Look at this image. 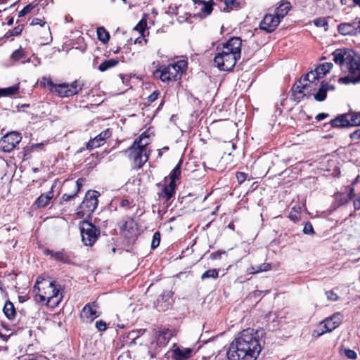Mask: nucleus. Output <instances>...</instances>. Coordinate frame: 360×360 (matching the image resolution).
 Here are the masks:
<instances>
[{"mask_svg": "<svg viewBox=\"0 0 360 360\" xmlns=\"http://www.w3.org/2000/svg\"><path fill=\"white\" fill-rule=\"evenodd\" d=\"M262 330L248 328L231 342L227 351L229 360H256L262 351Z\"/></svg>", "mask_w": 360, "mask_h": 360, "instance_id": "nucleus-1", "label": "nucleus"}, {"mask_svg": "<svg viewBox=\"0 0 360 360\" xmlns=\"http://www.w3.org/2000/svg\"><path fill=\"white\" fill-rule=\"evenodd\" d=\"M333 60L342 71L348 72L346 77L338 79L343 84L360 82V55L349 49H338L332 53Z\"/></svg>", "mask_w": 360, "mask_h": 360, "instance_id": "nucleus-2", "label": "nucleus"}, {"mask_svg": "<svg viewBox=\"0 0 360 360\" xmlns=\"http://www.w3.org/2000/svg\"><path fill=\"white\" fill-rule=\"evenodd\" d=\"M242 41L240 37H231L222 47H218L214 63L220 70L231 71L241 56Z\"/></svg>", "mask_w": 360, "mask_h": 360, "instance_id": "nucleus-3", "label": "nucleus"}, {"mask_svg": "<svg viewBox=\"0 0 360 360\" xmlns=\"http://www.w3.org/2000/svg\"><path fill=\"white\" fill-rule=\"evenodd\" d=\"M33 292L35 293L37 301H46L47 304L51 307L58 306L63 299L60 287H58L54 282L49 280H40L38 278Z\"/></svg>", "mask_w": 360, "mask_h": 360, "instance_id": "nucleus-4", "label": "nucleus"}, {"mask_svg": "<svg viewBox=\"0 0 360 360\" xmlns=\"http://www.w3.org/2000/svg\"><path fill=\"white\" fill-rule=\"evenodd\" d=\"M186 68L187 63L181 60L174 64L159 67V68L155 71L154 75L160 78L163 82L176 81L181 78L182 73Z\"/></svg>", "mask_w": 360, "mask_h": 360, "instance_id": "nucleus-5", "label": "nucleus"}, {"mask_svg": "<svg viewBox=\"0 0 360 360\" xmlns=\"http://www.w3.org/2000/svg\"><path fill=\"white\" fill-rule=\"evenodd\" d=\"M319 78H321V77H319L316 70L310 71L302 76L292 87L294 100L300 101L307 94H309L311 89H309V88Z\"/></svg>", "mask_w": 360, "mask_h": 360, "instance_id": "nucleus-6", "label": "nucleus"}, {"mask_svg": "<svg viewBox=\"0 0 360 360\" xmlns=\"http://www.w3.org/2000/svg\"><path fill=\"white\" fill-rule=\"evenodd\" d=\"M82 241L85 245H92L100 235V231L90 222L83 221L80 226Z\"/></svg>", "mask_w": 360, "mask_h": 360, "instance_id": "nucleus-7", "label": "nucleus"}, {"mask_svg": "<svg viewBox=\"0 0 360 360\" xmlns=\"http://www.w3.org/2000/svg\"><path fill=\"white\" fill-rule=\"evenodd\" d=\"M342 316L338 313L330 317L326 318L319 326L317 330L313 333L314 336H320L326 332L335 330L341 323Z\"/></svg>", "mask_w": 360, "mask_h": 360, "instance_id": "nucleus-8", "label": "nucleus"}, {"mask_svg": "<svg viewBox=\"0 0 360 360\" xmlns=\"http://www.w3.org/2000/svg\"><path fill=\"white\" fill-rule=\"evenodd\" d=\"M127 152L129 158L133 160L135 168L140 169L148 160L146 150L134 146V143Z\"/></svg>", "mask_w": 360, "mask_h": 360, "instance_id": "nucleus-9", "label": "nucleus"}, {"mask_svg": "<svg viewBox=\"0 0 360 360\" xmlns=\"http://www.w3.org/2000/svg\"><path fill=\"white\" fill-rule=\"evenodd\" d=\"M22 139L21 134L11 131L4 135L0 140V150L9 153L12 151Z\"/></svg>", "mask_w": 360, "mask_h": 360, "instance_id": "nucleus-10", "label": "nucleus"}, {"mask_svg": "<svg viewBox=\"0 0 360 360\" xmlns=\"http://www.w3.org/2000/svg\"><path fill=\"white\" fill-rule=\"evenodd\" d=\"M98 192L92 191L88 192L84 198V200L80 205V211L82 216H89L97 207L98 205Z\"/></svg>", "mask_w": 360, "mask_h": 360, "instance_id": "nucleus-11", "label": "nucleus"}, {"mask_svg": "<svg viewBox=\"0 0 360 360\" xmlns=\"http://www.w3.org/2000/svg\"><path fill=\"white\" fill-rule=\"evenodd\" d=\"M82 90V86L77 81L71 84L63 83L57 85L55 92L60 97H69L77 94Z\"/></svg>", "mask_w": 360, "mask_h": 360, "instance_id": "nucleus-12", "label": "nucleus"}, {"mask_svg": "<svg viewBox=\"0 0 360 360\" xmlns=\"http://www.w3.org/2000/svg\"><path fill=\"white\" fill-rule=\"evenodd\" d=\"M281 20L275 14H266L260 22L259 27L266 32H273L280 23Z\"/></svg>", "mask_w": 360, "mask_h": 360, "instance_id": "nucleus-13", "label": "nucleus"}, {"mask_svg": "<svg viewBox=\"0 0 360 360\" xmlns=\"http://www.w3.org/2000/svg\"><path fill=\"white\" fill-rule=\"evenodd\" d=\"M97 309L98 304L95 302L88 303L83 307L80 316L84 321L91 322L99 316Z\"/></svg>", "mask_w": 360, "mask_h": 360, "instance_id": "nucleus-14", "label": "nucleus"}, {"mask_svg": "<svg viewBox=\"0 0 360 360\" xmlns=\"http://www.w3.org/2000/svg\"><path fill=\"white\" fill-rule=\"evenodd\" d=\"M112 133L109 129L101 131L94 139H90L86 143V148L92 150L103 146L105 143V140L111 136Z\"/></svg>", "mask_w": 360, "mask_h": 360, "instance_id": "nucleus-15", "label": "nucleus"}, {"mask_svg": "<svg viewBox=\"0 0 360 360\" xmlns=\"http://www.w3.org/2000/svg\"><path fill=\"white\" fill-rule=\"evenodd\" d=\"M173 303L172 292L170 291H165L161 296L157 299L155 302V307L158 311L167 310Z\"/></svg>", "mask_w": 360, "mask_h": 360, "instance_id": "nucleus-16", "label": "nucleus"}, {"mask_svg": "<svg viewBox=\"0 0 360 360\" xmlns=\"http://www.w3.org/2000/svg\"><path fill=\"white\" fill-rule=\"evenodd\" d=\"M193 354V349L191 348L176 347L172 351V358L174 360H187Z\"/></svg>", "mask_w": 360, "mask_h": 360, "instance_id": "nucleus-17", "label": "nucleus"}, {"mask_svg": "<svg viewBox=\"0 0 360 360\" xmlns=\"http://www.w3.org/2000/svg\"><path fill=\"white\" fill-rule=\"evenodd\" d=\"M172 335V330L168 328L160 329L156 335L157 345L160 347L166 346Z\"/></svg>", "mask_w": 360, "mask_h": 360, "instance_id": "nucleus-18", "label": "nucleus"}, {"mask_svg": "<svg viewBox=\"0 0 360 360\" xmlns=\"http://www.w3.org/2000/svg\"><path fill=\"white\" fill-rule=\"evenodd\" d=\"M340 34L342 35H356L355 20L352 22H342L338 26Z\"/></svg>", "mask_w": 360, "mask_h": 360, "instance_id": "nucleus-19", "label": "nucleus"}, {"mask_svg": "<svg viewBox=\"0 0 360 360\" xmlns=\"http://www.w3.org/2000/svg\"><path fill=\"white\" fill-rule=\"evenodd\" d=\"M122 230L127 237H131L136 233V224L133 219H129L122 225Z\"/></svg>", "mask_w": 360, "mask_h": 360, "instance_id": "nucleus-20", "label": "nucleus"}, {"mask_svg": "<svg viewBox=\"0 0 360 360\" xmlns=\"http://www.w3.org/2000/svg\"><path fill=\"white\" fill-rule=\"evenodd\" d=\"M347 114H342L338 115L336 118L330 121L332 127H345L349 126V122L347 118Z\"/></svg>", "mask_w": 360, "mask_h": 360, "instance_id": "nucleus-21", "label": "nucleus"}, {"mask_svg": "<svg viewBox=\"0 0 360 360\" xmlns=\"http://www.w3.org/2000/svg\"><path fill=\"white\" fill-rule=\"evenodd\" d=\"M27 56L26 52L21 47L20 49L14 51L11 56V59L15 62H20L22 63H26V59Z\"/></svg>", "mask_w": 360, "mask_h": 360, "instance_id": "nucleus-22", "label": "nucleus"}, {"mask_svg": "<svg viewBox=\"0 0 360 360\" xmlns=\"http://www.w3.org/2000/svg\"><path fill=\"white\" fill-rule=\"evenodd\" d=\"M44 254L46 255H50L51 257L54 258L56 260L61 262L63 263H68L69 259L65 254L62 252H53L51 250H44Z\"/></svg>", "mask_w": 360, "mask_h": 360, "instance_id": "nucleus-23", "label": "nucleus"}, {"mask_svg": "<svg viewBox=\"0 0 360 360\" xmlns=\"http://www.w3.org/2000/svg\"><path fill=\"white\" fill-rule=\"evenodd\" d=\"M3 311L8 319L13 320L15 318L16 311L13 304L11 302H6L3 309Z\"/></svg>", "mask_w": 360, "mask_h": 360, "instance_id": "nucleus-24", "label": "nucleus"}, {"mask_svg": "<svg viewBox=\"0 0 360 360\" xmlns=\"http://www.w3.org/2000/svg\"><path fill=\"white\" fill-rule=\"evenodd\" d=\"M150 141L149 136L146 134V132H143L139 136V138L135 139L134 144V146H137L139 148L146 150V146L150 143Z\"/></svg>", "mask_w": 360, "mask_h": 360, "instance_id": "nucleus-25", "label": "nucleus"}, {"mask_svg": "<svg viewBox=\"0 0 360 360\" xmlns=\"http://www.w3.org/2000/svg\"><path fill=\"white\" fill-rule=\"evenodd\" d=\"M291 8L290 4L289 2H283L280 4V6L276 8L275 15L277 17H279V19L283 18L288 12L290 11Z\"/></svg>", "mask_w": 360, "mask_h": 360, "instance_id": "nucleus-26", "label": "nucleus"}, {"mask_svg": "<svg viewBox=\"0 0 360 360\" xmlns=\"http://www.w3.org/2000/svg\"><path fill=\"white\" fill-rule=\"evenodd\" d=\"M53 191H49L46 194L41 195L36 200L35 203L39 207H46L49 201L53 198Z\"/></svg>", "mask_w": 360, "mask_h": 360, "instance_id": "nucleus-27", "label": "nucleus"}, {"mask_svg": "<svg viewBox=\"0 0 360 360\" xmlns=\"http://www.w3.org/2000/svg\"><path fill=\"white\" fill-rule=\"evenodd\" d=\"M175 184L170 181L168 185L163 188L161 193V196L165 198L167 200H169L175 192Z\"/></svg>", "mask_w": 360, "mask_h": 360, "instance_id": "nucleus-28", "label": "nucleus"}, {"mask_svg": "<svg viewBox=\"0 0 360 360\" xmlns=\"http://www.w3.org/2000/svg\"><path fill=\"white\" fill-rule=\"evenodd\" d=\"M328 83L321 82L318 92L314 94V98L318 101H324L326 97V93L328 91Z\"/></svg>", "mask_w": 360, "mask_h": 360, "instance_id": "nucleus-29", "label": "nucleus"}, {"mask_svg": "<svg viewBox=\"0 0 360 360\" xmlns=\"http://www.w3.org/2000/svg\"><path fill=\"white\" fill-rule=\"evenodd\" d=\"M333 66V64L332 63L326 62L317 66L315 70L319 75V77H322L332 69Z\"/></svg>", "mask_w": 360, "mask_h": 360, "instance_id": "nucleus-30", "label": "nucleus"}, {"mask_svg": "<svg viewBox=\"0 0 360 360\" xmlns=\"http://www.w3.org/2000/svg\"><path fill=\"white\" fill-rule=\"evenodd\" d=\"M19 91V86L14 85L4 89H0V97L16 94Z\"/></svg>", "mask_w": 360, "mask_h": 360, "instance_id": "nucleus-31", "label": "nucleus"}, {"mask_svg": "<svg viewBox=\"0 0 360 360\" xmlns=\"http://www.w3.org/2000/svg\"><path fill=\"white\" fill-rule=\"evenodd\" d=\"M118 63V60L116 59H110L104 60L98 67V70L101 72H104L110 68L115 67Z\"/></svg>", "mask_w": 360, "mask_h": 360, "instance_id": "nucleus-32", "label": "nucleus"}, {"mask_svg": "<svg viewBox=\"0 0 360 360\" xmlns=\"http://www.w3.org/2000/svg\"><path fill=\"white\" fill-rule=\"evenodd\" d=\"M349 126H359L360 125V112H351L347 113Z\"/></svg>", "mask_w": 360, "mask_h": 360, "instance_id": "nucleus-33", "label": "nucleus"}, {"mask_svg": "<svg viewBox=\"0 0 360 360\" xmlns=\"http://www.w3.org/2000/svg\"><path fill=\"white\" fill-rule=\"evenodd\" d=\"M181 161L175 166L170 173V181L175 184L176 180L179 179L181 176Z\"/></svg>", "mask_w": 360, "mask_h": 360, "instance_id": "nucleus-34", "label": "nucleus"}, {"mask_svg": "<svg viewBox=\"0 0 360 360\" xmlns=\"http://www.w3.org/2000/svg\"><path fill=\"white\" fill-rule=\"evenodd\" d=\"M97 36L98 39L103 43L108 42L110 39L108 32H107L103 27H98L97 29Z\"/></svg>", "mask_w": 360, "mask_h": 360, "instance_id": "nucleus-35", "label": "nucleus"}, {"mask_svg": "<svg viewBox=\"0 0 360 360\" xmlns=\"http://www.w3.org/2000/svg\"><path fill=\"white\" fill-rule=\"evenodd\" d=\"M30 25L32 26H35V25H39L40 27H44L46 31L49 33V34H51L50 32V27L49 26L46 24V22L44 21V19H40V18H34L31 22H30Z\"/></svg>", "mask_w": 360, "mask_h": 360, "instance_id": "nucleus-36", "label": "nucleus"}, {"mask_svg": "<svg viewBox=\"0 0 360 360\" xmlns=\"http://www.w3.org/2000/svg\"><path fill=\"white\" fill-rule=\"evenodd\" d=\"M219 276L218 270L216 269H209L202 274L201 276V279L203 281L207 278H213L216 279Z\"/></svg>", "mask_w": 360, "mask_h": 360, "instance_id": "nucleus-37", "label": "nucleus"}, {"mask_svg": "<svg viewBox=\"0 0 360 360\" xmlns=\"http://www.w3.org/2000/svg\"><path fill=\"white\" fill-rule=\"evenodd\" d=\"M41 83L51 91L55 92L58 84H55L49 77H43Z\"/></svg>", "mask_w": 360, "mask_h": 360, "instance_id": "nucleus-38", "label": "nucleus"}, {"mask_svg": "<svg viewBox=\"0 0 360 360\" xmlns=\"http://www.w3.org/2000/svg\"><path fill=\"white\" fill-rule=\"evenodd\" d=\"M224 4L225 7L224 8V10L226 12H230L232 9L238 8L239 6V3L236 0H226Z\"/></svg>", "mask_w": 360, "mask_h": 360, "instance_id": "nucleus-39", "label": "nucleus"}, {"mask_svg": "<svg viewBox=\"0 0 360 360\" xmlns=\"http://www.w3.org/2000/svg\"><path fill=\"white\" fill-rule=\"evenodd\" d=\"M201 4H202V7L200 8L201 12L203 13L205 16L210 14L212 11V5L205 1H202Z\"/></svg>", "mask_w": 360, "mask_h": 360, "instance_id": "nucleus-40", "label": "nucleus"}, {"mask_svg": "<svg viewBox=\"0 0 360 360\" xmlns=\"http://www.w3.org/2000/svg\"><path fill=\"white\" fill-rule=\"evenodd\" d=\"M160 243V233L159 232H155L153 234V240L151 242V248L153 249H155L158 248Z\"/></svg>", "mask_w": 360, "mask_h": 360, "instance_id": "nucleus-41", "label": "nucleus"}, {"mask_svg": "<svg viewBox=\"0 0 360 360\" xmlns=\"http://www.w3.org/2000/svg\"><path fill=\"white\" fill-rule=\"evenodd\" d=\"M35 7L32 4H30L25 6L18 13L19 17H22L31 12V11Z\"/></svg>", "mask_w": 360, "mask_h": 360, "instance_id": "nucleus-42", "label": "nucleus"}, {"mask_svg": "<svg viewBox=\"0 0 360 360\" xmlns=\"http://www.w3.org/2000/svg\"><path fill=\"white\" fill-rule=\"evenodd\" d=\"M95 327L98 331H105L107 328L106 323L103 320H98L95 323Z\"/></svg>", "mask_w": 360, "mask_h": 360, "instance_id": "nucleus-43", "label": "nucleus"}, {"mask_svg": "<svg viewBox=\"0 0 360 360\" xmlns=\"http://www.w3.org/2000/svg\"><path fill=\"white\" fill-rule=\"evenodd\" d=\"M303 232H304V233L308 234V235H311V234L314 233L312 224L310 222H307L305 224L304 229H303Z\"/></svg>", "mask_w": 360, "mask_h": 360, "instance_id": "nucleus-44", "label": "nucleus"}, {"mask_svg": "<svg viewBox=\"0 0 360 360\" xmlns=\"http://www.w3.org/2000/svg\"><path fill=\"white\" fill-rule=\"evenodd\" d=\"M271 269V264L269 263H263L259 266H257V271L258 273L267 271Z\"/></svg>", "mask_w": 360, "mask_h": 360, "instance_id": "nucleus-45", "label": "nucleus"}, {"mask_svg": "<svg viewBox=\"0 0 360 360\" xmlns=\"http://www.w3.org/2000/svg\"><path fill=\"white\" fill-rule=\"evenodd\" d=\"M26 63H31L34 67H37L40 65L41 61L37 57L33 56L32 58H27Z\"/></svg>", "mask_w": 360, "mask_h": 360, "instance_id": "nucleus-46", "label": "nucleus"}, {"mask_svg": "<svg viewBox=\"0 0 360 360\" xmlns=\"http://www.w3.org/2000/svg\"><path fill=\"white\" fill-rule=\"evenodd\" d=\"M83 180L82 179H78L77 181L72 184L73 191H75L77 194L79 191L82 186Z\"/></svg>", "mask_w": 360, "mask_h": 360, "instance_id": "nucleus-47", "label": "nucleus"}, {"mask_svg": "<svg viewBox=\"0 0 360 360\" xmlns=\"http://www.w3.org/2000/svg\"><path fill=\"white\" fill-rule=\"evenodd\" d=\"M345 355L350 359H355L357 356L356 353L352 349H345L344 352Z\"/></svg>", "mask_w": 360, "mask_h": 360, "instance_id": "nucleus-48", "label": "nucleus"}, {"mask_svg": "<svg viewBox=\"0 0 360 360\" xmlns=\"http://www.w3.org/2000/svg\"><path fill=\"white\" fill-rule=\"evenodd\" d=\"M314 25L317 27H327L328 24L324 18H318L314 20Z\"/></svg>", "mask_w": 360, "mask_h": 360, "instance_id": "nucleus-49", "label": "nucleus"}, {"mask_svg": "<svg viewBox=\"0 0 360 360\" xmlns=\"http://www.w3.org/2000/svg\"><path fill=\"white\" fill-rule=\"evenodd\" d=\"M246 174L244 172H237L236 173V179L238 182L241 184L243 182H244L246 179Z\"/></svg>", "mask_w": 360, "mask_h": 360, "instance_id": "nucleus-50", "label": "nucleus"}, {"mask_svg": "<svg viewBox=\"0 0 360 360\" xmlns=\"http://www.w3.org/2000/svg\"><path fill=\"white\" fill-rule=\"evenodd\" d=\"M350 138L354 141H360V129L352 132L350 134Z\"/></svg>", "mask_w": 360, "mask_h": 360, "instance_id": "nucleus-51", "label": "nucleus"}, {"mask_svg": "<svg viewBox=\"0 0 360 360\" xmlns=\"http://www.w3.org/2000/svg\"><path fill=\"white\" fill-rule=\"evenodd\" d=\"M326 295L327 299L330 301H336L338 298V296L332 291H327L326 292Z\"/></svg>", "mask_w": 360, "mask_h": 360, "instance_id": "nucleus-52", "label": "nucleus"}, {"mask_svg": "<svg viewBox=\"0 0 360 360\" xmlns=\"http://www.w3.org/2000/svg\"><path fill=\"white\" fill-rule=\"evenodd\" d=\"M159 93L158 91L153 92L148 97V101L149 103H153L158 98Z\"/></svg>", "mask_w": 360, "mask_h": 360, "instance_id": "nucleus-53", "label": "nucleus"}, {"mask_svg": "<svg viewBox=\"0 0 360 360\" xmlns=\"http://www.w3.org/2000/svg\"><path fill=\"white\" fill-rule=\"evenodd\" d=\"M76 195H77V193L75 191H73L70 194L65 193L63 195L62 199L64 201H68V200H71L72 198H73Z\"/></svg>", "mask_w": 360, "mask_h": 360, "instance_id": "nucleus-54", "label": "nucleus"}, {"mask_svg": "<svg viewBox=\"0 0 360 360\" xmlns=\"http://www.w3.org/2000/svg\"><path fill=\"white\" fill-rule=\"evenodd\" d=\"M353 205L354 210H360V195L354 200Z\"/></svg>", "mask_w": 360, "mask_h": 360, "instance_id": "nucleus-55", "label": "nucleus"}, {"mask_svg": "<svg viewBox=\"0 0 360 360\" xmlns=\"http://www.w3.org/2000/svg\"><path fill=\"white\" fill-rule=\"evenodd\" d=\"M328 116V115L326 113H319L315 118L317 121H321L326 118Z\"/></svg>", "mask_w": 360, "mask_h": 360, "instance_id": "nucleus-56", "label": "nucleus"}, {"mask_svg": "<svg viewBox=\"0 0 360 360\" xmlns=\"http://www.w3.org/2000/svg\"><path fill=\"white\" fill-rule=\"evenodd\" d=\"M257 271V266H251L250 268H248L247 269V272L248 274H257L258 271Z\"/></svg>", "mask_w": 360, "mask_h": 360, "instance_id": "nucleus-57", "label": "nucleus"}, {"mask_svg": "<svg viewBox=\"0 0 360 360\" xmlns=\"http://www.w3.org/2000/svg\"><path fill=\"white\" fill-rule=\"evenodd\" d=\"M22 31V28H20L19 27H15L12 31H11V35H18Z\"/></svg>", "mask_w": 360, "mask_h": 360, "instance_id": "nucleus-58", "label": "nucleus"}, {"mask_svg": "<svg viewBox=\"0 0 360 360\" xmlns=\"http://www.w3.org/2000/svg\"><path fill=\"white\" fill-rule=\"evenodd\" d=\"M356 34L360 33V20H355Z\"/></svg>", "mask_w": 360, "mask_h": 360, "instance_id": "nucleus-59", "label": "nucleus"}, {"mask_svg": "<svg viewBox=\"0 0 360 360\" xmlns=\"http://www.w3.org/2000/svg\"><path fill=\"white\" fill-rule=\"evenodd\" d=\"M354 196V189L353 188H350L349 193V198H352Z\"/></svg>", "mask_w": 360, "mask_h": 360, "instance_id": "nucleus-60", "label": "nucleus"}, {"mask_svg": "<svg viewBox=\"0 0 360 360\" xmlns=\"http://www.w3.org/2000/svg\"><path fill=\"white\" fill-rule=\"evenodd\" d=\"M328 88H329L328 91L329 90L333 91V90L335 89V86L333 85H331V84H328Z\"/></svg>", "mask_w": 360, "mask_h": 360, "instance_id": "nucleus-61", "label": "nucleus"}, {"mask_svg": "<svg viewBox=\"0 0 360 360\" xmlns=\"http://www.w3.org/2000/svg\"><path fill=\"white\" fill-rule=\"evenodd\" d=\"M355 5H358L360 6V0H353Z\"/></svg>", "mask_w": 360, "mask_h": 360, "instance_id": "nucleus-62", "label": "nucleus"}, {"mask_svg": "<svg viewBox=\"0 0 360 360\" xmlns=\"http://www.w3.org/2000/svg\"><path fill=\"white\" fill-rule=\"evenodd\" d=\"M228 227L232 230L234 229V225L233 224H229Z\"/></svg>", "mask_w": 360, "mask_h": 360, "instance_id": "nucleus-63", "label": "nucleus"}, {"mask_svg": "<svg viewBox=\"0 0 360 360\" xmlns=\"http://www.w3.org/2000/svg\"><path fill=\"white\" fill-rule=\"evenodd\" d=\"M8 0H0V4H5L7 3Z\"/></svg>", "mask_w": 360, "mask_h": 360, "instance_id": "nucleus-64", "label": "nucleus"}]
</instances>
